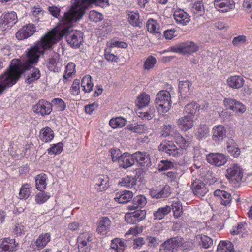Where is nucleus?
Masks as SVG:
<instances>
[{
    "instance_id": "obj_1",
    "label": "nucleus",
    "mask_w": 252,
    "mask_h": 252,
    "mask_svg": "<svg viewBox=\"0 0 252 252\" xmlns=\"http://www.w3.org/2000/svg\"><path fill=\"white\" fill-rule=\"evenodd\" d=\"M55 41L54 37H44L40 42L26 51L22 62L19 59L12 60L9 68L0 76V94L7 87L16 83L26 70L30 69L33 64L37 63L40 55L43 54L44 50L49 47Z\"/></svg>"
},
{
    "instance_id": "obj_2",
    "label": "nucleus",
    "mask_w": 252,
    "mask_h": 252,
    "mask_svg": "<svg viewBox=\"0 0 252 252\" xmlns=\"http://www.w3.org/2000/svg\"><path fill=\"white\" fill-rule=\"evenodd\" d=\"M91 3L103 7L109 5L108 0H72L69 10L65 12L56 28L49 32H81L72 29L74 24L79 21Z\"/></svg>"
},
{
    "instance_id": "obj_3",
    "label": "nucleus",
    "mask_w": 252,
    "mask_h": 252,
    "mask_svg": "<svg viewBox=\"0 0 252 252\" xmlns=\"http://www.w3.org/2000/svg\"><path fill=\"white\" fill-rule=\"evenodd\" d=\"M173 139L176 143L180 145V148H178L172 141H164L160 144L158 147L159 150L164 152L168 155L173 157H178L182 153L183 149L189 146V143L178 132Z\"/></svg>"
},
{
    "instance_id": "obj_4",
    "label": "nucleus",
    "mask_w": 252,
    "mask_h": 252,
    "mask_svg": "<svg viewBox=\"0 0 252 252\" xmlns=\"http://www.w3.org/2000/svg\"><path fill=\"white\" fill-rule=\"evenodd\" d=\"M69 33V32H47L46 34L44 36L42 37L40 40L38 41L36 44H38V43L40 42L41 41L42 39L46 36L50 38L54 37V38H55V42L51 43V45L49 47L45 49L44 50V51L45 50L51 48L52 46L58 41V40L60 39V37H62L64 35L65 33H67V42L72 47H79L82 41V38L80 36H78L77 35L75 34L70 35L68 34Z\"/></svg>"
},
{
    "instance_id": "obj_5",
    "label": "nucleus",
    "mask_w": 252,
    "mask_h": 252,
    "mask_svg": "<svg viewBox=\"0 0 252 252\" xmlns=\"http://www.w3.org/2000/svg\"><path fill=\"white\" fill-rule=\"evenodd\" d=\"M155 103L159 112H168L171 108L172 103L170 93L167 91L159 92L156 95Z\"/></svg>"
},
{
    "instance_id": "obj_6",
    "label": "nucleus",
    "mask_w": 252,
    "mask_h": 252,
    "mask_svg": "<svg viewBox=\"0 0 252 252\" xmlns=\"http://www.w3.org/2000/svg\"><path fill=\"white\" fill-rule=\"evenodd\" d=\"M199 47L192 41L182 42L170 47L168 51L178 53L183 55H189L197 52Z\"/></svg>"
},
{
    "instance_id": "obj_7",
    "label": "nucleus",
    "mask_w": 252,
    "mask_h": 252,
    "mask_svg": "<svg viewBox=\"0 0 252 252\" xmlns=\"http://www.w3.org/2000/svg\"><path fill=\"white\" fill-rule=\"evenodd\" d=\"M17 15L14 12L3 14L0 18V30L4 32L10 29L16 22Z\"/></svg>"
},
{
    "instance_id": "obj_8",
    "label": "nucleus",
    "mask_w": 252,
    "mask_h": 252,
    "mask_svg": "<svg viewBox=\"0 0 252 252\" xmlns=\"http://www.w3.org/2000/svg\"><path fill=\"white\" fill-rule=\"evenodd\" d=\"M92 235L87 232L80 234L77 238L78 249L79 252H90L91 247Z\"/></svg>"
},
{
    "instance_id": "obj_9",
    "label": "nucleus",
    "mask_w": 252,
    "mask_h": 252,
    "mask_svg": "<svg viewBox=\"0 0 252 252\" xmlns=\"http://www.w3.org/2000/svg\"><path fill=\"white\" fill-rule=\"evenodd\" d=\"M228 179L237 183L240 182L243 177L242 168L238 164H233L226 170Z\"/></svg>"
},
{
    "instance_id": "obj_10",
    "label": "nucleus",
    "mask_w": 252,
    "mask_h": 252,
    "mask_svg": "<svg viewBox=\"0 0 252 252\" xmlns=\"http://www.w3.org/2000/svg\"><path fill=\"white\" fill-rule=\"evenodd\" d=\"M206 159L209 163L217 167L224 165L227 161L226 157L224 154L219 153H212L208 154L206 156Z\"/></svg>"
},
{
    "instance_id": "obj_11",
    "label": "nucleus",
    "mask_w": 252,
    "mask_h": 252,
    "mask_svg": "<svg viewBox=\"0 0 252 252\" xmlns=\"http://www.w3.org/2000/svg\"><path fill=\"white\" fill-rule=\"evenodd\" d=\"M146 215L144 210H136L133 212L128 213L125 216L126 221L130 224H134L143 220Z\"/></svg>"
},
{
    "instance_id": "obj_12",
    "label": "nucleus",
    "mask_w": 252,
    "mask_h": 252,
    "mask_svg": "<svg viewBox=\"0 0 252 252\" xmlns=\"http://www.w3.org/2000/svg\"><path fill=\"white\" fill-rule=\"evenodd\" d=\"M33 111L42 116L49 115L52 110L51 103L44 100H40L33 107Z\"/></svg>"
},
{
    "instance_id": "obj_13",
    "label": "nucleus",
    "mask_w": 252,
    "mask_h": 252,
    "mask_svg": "<svg viewBox=\"0 0 252 252\" xmlns=\"http://www.w3.org/2000/svg\"><path fill=\"white\" fill-rule=\"evenodd\" d=\"M182 243L181 239L178 237L170 238L165 241L160 246V252H172L175 248L178 247Z\"/></svg>"
},
{
    "instance_id": "obj_14",
    "label": "nucleus",
    "mask_w": 252,
    "mask_h": 252,
    "mask_svg": "<svg viewBox=\"0 0 252 252\" xmlns=\"http://www.w3.org/2000/svg\"><path fill=\"white\" fill-rule=\"evenodd\" d=\"M215 8L220 12H227L234 9L235 2L233 0H215Z\"/></svg>"
},
{
    "instance_id": "obj_15",
    "label": "nucleus",
    "mask_w": 252,
    "mask_h": 252,
    "mask_svg": "<svg viewBox=\"0 0 252 252\" xmlns=\"http://www.w3.org/2000/svg\"><path fill=\"white\" fill-rule=\"evenodd\" d=\"M132 155L133 159L136 160L141 166L146 168L151 165L150 155L147 152L138 151Z\"/></svg>"
},
{
    "instance_id": "obj_16",
    "label": "nucleus",
    "mask_w": 252,
    "mask_h": 252,
    "mask_svg": "<svg viewBox=\"0 0 252 252\" xmlns=\"http://www.w3.org/2000/svg\"><path fill=\"white\" fill-rule=\"evenodd\" d=\"M224 104L227 108L237 113H243L246 111V107L242 103L232 98H225L224 100Z\"/></svg>"
},
{
    "instance_id": "obj_17",
    "label": "nucleus",
    "mask_w": 252,
    "mask_h": 252,
    "mask_svg": "<svg viewBox=\"0 0 252 252\" xmlns=\"http://www.w3.org/2000/svg\"><path fill=\"white\" fill-rule=\"evenodd\" d=\"M118 163L120 168L125 169L130 167L135 163L133 155L127 152L124 153L119 158Z\"/></svg>"
},
{
    "instance_id": "obj_18",
    "label": "nucleus",
    "mask_w": 252,
    "mask_h": 252,
    "mask_svg": "<svg viewBox=\"0 0 252 252\" xmlns=\"http://www.w3.org/2000/svg\"><path fill=\"white\" fill-rule=\"evenodd\" d=\"M193 193L198 196H204L208 191L205 184L200 180L196 179L191 185Z\"/></svg>"
},
{
    "instance_id": "obj_19",
    "label": "nucleus",
    "mask_w": 252,
    "mask_h": 252,
    "mask_svg": "<svg viewBox=\"0 0 252 252\" xmlns=\"http://www.w3.org/2000/svg\"><path fill=\"white\" fill-rule=\"evenodd\" d=\"M177 124L182 130L188 131L193 126V117L191 116L185 115L178 119Z\"/></svg>"
},
{
    "instance_id": "obj_20",
    "label": "nucleus",
    "mask_w": 252,
    "mask_h": 252,
    "mask_svg": "<svg viewBox=\"0 0 252 252\" xmlns=\"http://www.w3.org/2000/svg\"><path fill=\"white\" fill-rule=\"evenodd\" d=\"M17 245L14 239L4 238L0 241V252H11L15 251Z\"/></svg>"
},
{
    "instance_id": "obj_21",
    "label": "nucleus",
    "mask_w": 252,
    "mask_h": 252,
    "mask_svg": "<svg viewBox=\"0 0 252 252\" xmlns=\"http://www.w3.org/2000/svg\"><path fill=\"white\" fill-rule=\"evenodd\" d=\"M111 222L107 217H101L97 223V232L100 234H105L110 229Z\"/></svg>"
},
{
    "instance_id": "obj_22",
    "label": "nucleus",
    "mask_w": 252,
    "mask_h": 252,
    "mask_svg": "<svg viewBox=\"0 0 252 252\" xmlns=\"http://www.w3.org/2000/svg\"><path fill=\"white\" fill-rule=\"evenodd\" d=\"M212 139L216 142L222 140L226 136V129L222 125H218L213 128Z\"/></svg>"
},
{
    "instance_id": "obj_23",
    "label": "nucleus",
    "mask_w": 252,
    "mask_h": 252,
    "mask_svg": "<svg viewBox=\"0 0 252 252\" xmlns=\"http://www.w3.org/2000/svg\"><path fill=\"white\" fill-rule=\"evenodd\" d=\"M173 16L177 23L183 25H186L190 21V16L181 9H176L174 12Z\"/></svg>"
},
{
    "instance_id": "obj_24",
    "label": "nucleus",
    "mask_w": 252,
    "mask_h": 252,
    "mask_svg": "<svg viewBox=\"0 0 252 252\" xmlns=\"http://www.w3.org/2000/svg\"><path fill=\"white\" fill-rule=\"evenodd\" d=\"M133 193L131 191L124 190L116 194L114 198L115 201L119 203H127L132 198Z\"/></svg>"
},
{
    "instance_id": "obj_25",
    "label": "nucleus",
    "mask_w": 252,
    "mask_h": 252,
    "mask_svg": "<svg viewBox=\"0 0 252 252\" xmlns=\"http://www.w3.org/2000/svg\"><path fill=\"white\" fill-rule=\"evenodd\" d=\"M147 203V199L144 195H137L134 197L132 205H128L127 209L129 210H134L139 208L143 207Z\"/></svg>"
},
{
    "instance_id": "obj_26",
    "label": "nucleus",
    "mask_w": 252,
    "mask_h": 252,
    "mask_svg": "<svg viewBox=\"0 0 252 252\" xmlns=\"http://www.w3.org/2000/svg\"><path fill=\"white\" fill-rule=\"evenodd\" d=\"M244 83V79L240 76H232L227 79L228 86L233 89H239L243 86Z\"/></svg>"
},
{
    "instance_id": "obj_27",
    "label": "nucleus",
    "mask_w": 252,
    "mask_h": 252,
    "mask_svg": "<svg viewBox=\"0 0 252 252\" xmlns=\"http://www.w3.org/2000/svg\"><path fill=\"white\" fill-rule=\"evenodd\" d=\"M59 55L54 53L53 56L47 61V66L49 69L53 72H58L60 69L59 63Z\"/></svg>"
},
{
    "instance_id": "obj_28",
    "label": "nucleus",
    "mask_w": 252,
    "mask_h": 252,
    "mask_svg": "<svg viewBox=\"0 0 252 252\" xmlns=\"http://www.w3.org/2000/svg\"><path fill=\"white\" fill-rule=\"evenodd\" d=\"M214 194L220 198V203L224 206L229 204L232 199L231 194L224 190L217 189L214 191Z\"/></svg>"
},
{
    "instance_id": "obj_29",
    "label": "nucleus",
    "mask_w": 252,
    "mask_h": 252,
    "mask_svg": "<svg viewBox=\"0 0 252 252\" xmlns=\"http://www.w3.org/2000/svg\"><path fill=\"white\" fill-rule=\"evenodd\" d=\"M169 186H165L161 190L158 189H152L150 195L153 198L159 199L167 197L170 194Z\"/></svg>"
},
{
    "instance_id": "obj_30",
    "label": "nucleus",
    "mask_w": 252,
    "mask_h": 252,
    "mask_svg": "<svg viewBox=\"0 0 252 252\" xmlns=\"http://www.w3.org/2000/svg\"><path fill=\"white\" fill-rule=\"evenodd\" d=\"M108 178L104 176H101L95 179V188L99 191L105 190L108 187Z\"/></svg>"
},
{
    "instance_id": "obj_31",
    "label": "nucleus",
    "mask_w": 252,
    "mask_h": 252,
    "mask_svg": "<svg viewBox=\"0 0 252 252\" xmlns=\"http://www.w3.org/2000/svg\"><path fill=\"white\" fill-rule=\"evenodd\" d=\"M226 149L229 153L234 157H237L240 154V149L235 141L232 139H229L227 141Z\"/></svg>"
},
{
    "instance_id": "obj_32",
    "label": "nucleus",
    "mask_w": 252,
    "mask_h": 252,
    "mask_svg": "<svg viewBox=\"0 0 252 252\" xmlns=\"http://www.w3.org/2000/svg\"><path fill=\"white\" fill-rule=\"evenodd\" d=\"M217 252H234V246L230 241H220L218 246Z\"/></svg>"
},
{
    "instance_id": "obj_33",
    "label": "nucleus",
    "mask_w": 252,
    "mask_h": 252,
    "mask_svg": "<svg viewBox=\"0 0 252 252\" xmlns=\"http://www.w3.org/2000/svg\"><path fill=\"white\" fill-rule=\"evenodd\" d=\"M51 235L49 233L41 234L36 240V246L40 249L45 247L50 241Z\"/></svg>"
},
{
    "instance_id": "obj_34",
    "label": "nucleus",
    "mask_w": 252,
    "mask_h": 252,
    "mask_svg": "<svg viewBox=\"0 0 252 252\" xmlns=\"http://www.w3.org/2000/svg\"><path fill=\"white\" fill-rule=\"evenodd\" d=\"M155 109L150 108L148 111H144L142 108H138L136 110L137 115L144 120H150L155 116Z\"/></svg>"
},
{
    "instance_id": "obj_35",
    "label": "nucleus",
    "mask_w": 252,
    "mask_h": 252,
    "mask_svg": "<svg viewBox=\"0 0 252 252\" xmlns=\"http://www.w3.org/2000/svg\"><path fill=\"white\" fill-rule=\"evenodd\" d=\"M40 138L44 142L50 141L54 138L53 130L48 127L42 129L40 132Z\"/></svg>"
},
{
    "instance_id": "obj_36",
    "label": "nucleus",
    "mask_w": 252,
    "mask_h": 252,
    "mask_svg": "<svg viewBox=\"0 0 252 252\" xmlns=\"http://www.w3.org/2000/svg\"><path fill=\"white\" fill-rule=\"evenodd\" d=\"M128 21L129 23L134 27H141L142 23L140 21L139 13L137 11L130 12L128 14Z\"/></svg>"
},
{
    "instance_id": "obj_37",
    "label": "nucleus",
    "mask_w": 252,
    "mask_h": 252,
    "mask_svg": "<svg viewBox=\"0 0 252 252\" xmlns=\"http://www.w3.org/2000/svg\"><path fill=\"white\" fill-rule=\"evenodd\" d=\"M46 175L44 173L38 175L35 178V183L36 189L41 191L46 188Z\"/></svg>"
},
{
    "instance_id": "obj_38",
    "label": "nucleus",
    "mask_w": 252,
    "mask_h": 252,
    "mask_svg": "<svg viewBox=\"0 0 252 252\" xmlns=\"http://www.w3.org/2000/svg\"><path fill=\"white\" fill-rule=\"evenodd\" d=\"M178 132L175 126L174 125H164L162 130L161 135L164 137L174 136Z\"/></svg>"
},
{
    "instance_id": "obj_39",
    "label": "nucleus",
    "mask_w": 252,
    "mask_h": 252,
    "mask_svg": "<svg viewBox=\"0 0 252 252\" xmlns=\"http://www.w3.org/2000/svg\"><path fill=\"white\" fill-rule=\"evenodd\" d=\"M150 100V96L145 92L142 93L137 99V105L138 108H143L147 106Z\"/></svg>"
},
{
    "instance_id": "obj_40",
    "label": "nucleus",
    "mask_w": 252,
    "mask_h": 252,
    "mask_svg": "<svg viewBox=\"0 0 252 252\" xmlns=\"http://www.w3.org/2000/svg\"><path fill=\"white\" fill-rule=\"evenodd\" d=\"M171 207L168 205L158 208L154 214L155 219L159 220L162 219L171 211Z\"/></svg>"
},
{
    "instance_id": "obj_41",
    "label": "nucleus",
    "mask_w": 252,
    "mask_h": 252,
    "mask_svg": "<svg viewBox=\"0 0 252 252\" xmlns=\"http://www.w3.org/2000/svg\"><path fill=\"white\" fill-rule=\"evenodd\" d=\"M191 83L187 81H180L179 83V92L181 94L182 97L183 96H187L189 97V94ZM186 96H184V99H185Z\"/></svg>"
},
{
    "instance_id": "obj_42",
    "label": "nucleus",
    "mask_w": 252,
    "mask_h": 252,
    "mask_svg": "<svg viewBox=\"0 0 252 252\" xmlns=\"http://www.w3.org/2000/svg\"><path fill=\"white\" fill-rule=\"evenodd\" d=\"M81 87L85 92H90L93 90V84L90 75L85 76L81 80Z\"/></svg>"
},
{
    "instance_id": "obj_43",
    "label": "nucleus",
    "mask_w": 252,
    "mask_h": 252,
    "mask_svg": "<svg viewBox=\"0 0 252 252\" xmlns=\"http://www.w3.org/2000/svg\"><path fill=\"white\" fill-rule=\"evenodd\" d=\"M110 249L112 252H124V243L118 238L114 239L112 241Z\"/></svg>"
},
{
    "instance_id": "obj_44",
    "label": "nucleus",
    "mask_w": 252,
    "mask_h": 252,
    "mask_svg": "<svg viewBox=\"0 0 252 252\" xmlns=\"http://www.w3.org/2000/svg\"><path fill=\"white\" fill-rule=\"evenodd\" d=\"M126 123V120L122 117H116L112 118L109 122L110 126L113 128H121L124 126Z\"/></svg>"
},
{
    "instance_id": "obj_45",
    "label": "nucleus",
    "mask_w": 252,
    "mask_h": 252,
    "mask_svg": "<svg viewBox=\"0 0 252 252\" xmlns=\"http://www.w3.org/2000/svg\"><path fill=\"white\" fill-rule=\"evenodd\" d=\"M199 108V105L196 102H192L190 103L187 104L185 107L184 111L189 116H191L193 118V116L195 115L197 110Z\"/></svg>"
},
{
    "instance_id": "obj_46",
    "label": "nucleus",
    "mask_w": 252,
    "mask_h": 252,
    "mask_svg": "<svg viewBox=\"0 0 252 252\" xmlns=\"http://www.w3.org/2000/svg\"><path fill=\"white\" fill-rule=\"evenodd\" d=\"M192 12L194 14L195 18L201 16L204 12V8L202 2L199 1L195 2L191 9Z\"/></svg>"
},
{
    "instance_id": "obj_47",
    "label": "nucleus",
    "mask_w": 252,
    "mask_h": 252,
    "mask_svg": "<svg viewBox=\"0 0 252 252\" xmlns=\"http://www.w3.org/2000/svg\"><path fill=\"white\" fill-rule=\"evenodd\" d=\"M146 27L148 32H158L160 25L156 20L150 18L146 22Z\"/></svg>"
},
{
    "instance_id": "obj_48",
    "label": "nucleus",
    "mask_w": 252,
    "mask_h": 252,
    "mask_svg": "<svg viewBox=\"0 0 252 252\" xmlns=\"http://www.w3.org/2000/svg\"><path fill=\"white\" fill-rule=\"evenodd\" d=\"M196 238L200 245L205 249L208 248L213 244V240L206 235H198Z\"/></svg>"
},
{
    "instance_id": "obj_49",
    "label": "nucleus",
    "mask_w": 252,
    "mask_h": 252,
    "mask_svg": "<svg viewBox=\"0 0 252 252\" xmlns=\"http://www.w3.org/2000/svg\"><path fill=\"white\" fill-rule=\"evenodd\" d=\"M31 191L30 185L25 184L20 188L19 197L20 199H26L30 195Z\"/></svg>"
},
{
    "instance_id": "obj_50",
    "label": "nucleus",
    "mask_w": 252,
    "mask_h": 252,
    "mask_svg": "<svg viewBox=\"0 0 252 252\" xmlns=\"http://www.w3.org/2000/svg\"><path fill=\"white\" fill-rule=\"evenodd\" d=\"M136 184L135 179L132 176H126L119 182V185L128 188H132Z\"/></svg>"
},
{
    "instance_id": "obj_51",
    "label": "nucleus",
    "mask_w": 252,
    "mask_h": 252,
    "mask_svg": "<svg viewBox=\"0 0 252 252\" xmlns=\"http://www.w3.org/2000/svg\"><path fill=\"white\" fill-rule=\"evenodd\" d=\"M40 76V72L38 68H34L31 73L28 76L26 79L27 83L31 84L32 82L38 80Z\"/></svg>"
},
{
    "instance_id": "obj_52",
    "label": "nucleus",
    "mask_w": 252,
    "mask_h": 252,
    "mask_svg": "<svg viewBox=\"0 0 252 252\" xmlns=\"http://www.w3.org/2000/svg\"><path fill=\"white\" fill-rule=\"evenodd\" d=\"M156 63L157 60L156 58L152 56H150L144 62L143 68L145 70H149L154 67Z\"/></svg>"
},
{
    "instance_id": "obj_53",
    "label": "nucleus",
    "mask_w": 252,
    "mask_h": 252,
    "mask_svg": "<svg viewBox=\"0 0 252 252\" xmlns=\"http://www.w3.org/2000/svg\"><path fill=\"white\" fill-rule=\"evenodd\" d=\"M107 45L109 48L117 47L122 48H126L127 47V44L126 43L118 41L117 39L115 38H114L107 42Z\"/></svg>"
},
{
    "instance_id": "obj_54",
    "label": "nucleus",
    "mask_w": 252,
    "mask_h": 252,
    "mask_svg": "<svg viewBox=\"0 0 252 252\" xmlns=\"http://www.w3.org/2000/svg\"><path fill=\"white\" fill-rule=\"evenodd\" d=\"M51 104L52 107H55L59 111H62L65 110L66 105L64 102L61 98H54L52 100Z\"/></svg>"
},
{
    "instance_id": "obj_55",
    "label": "nucleus",
    "mask_w": 252,
    "mask_h": 252,
    "mask_svg": "<svg viewBox=\"0 0 252 252\" xmlns=\"http://www.w3.org/2000/svg\"><path fill=\"white\" fill-rule=\"evenodd\" d=\"M172 207L174 216L177 218L180 217L182 214V204L178 201H173Z\"/></svg>"
},
{
    "instance_id": "obj_56",
    "label": "nucleus",
    "mask_w": 252,
    "mask_h": 252,
    "mask_svg": "<svg viewBox=\"0 0 252 252\" xmlns=\"http://www.w3.org/2000/svg\"><path fill=\"white\" fill-rule=\"evenodd\" d=\"M27 227L24 222L16 223L13 229V232L17 236H20L26 231Z\"/></svg>"
},
{
    "instance_id": "obj_57",
    "label": "nucleus",
    "mask_w": 252,
    "mask_h": 252,
    "mask_svg": "<svg viewBox=\"0 0 252 252\" xmlns=\"http://www.w3.org/2000/svg\"><path fill=\"white\" fill-rule=\"evenodd\" d=\"M32 13L34 20L38 22L43 16V12L42 8L39 6H37L32 8Z\"/></svg>"
},
{
    "instance_id": "obj_58",
    "label": "nucleus",
    "mask_w": 252,
    "mask_h": 252,
    "mask_svg": "<svg viewBox=\"0 0 252 252\" xmlns=\"http://www.w3.org/2000/svg\"><path fill=\"white\" fill-rule=\"evenodd\" d=\"M75 65L73 63H69L66 66V73L63 75V79L70 77L75 71Z\"/></svg>"
},
{
    "instance_id": "obj_59",
    "label": "nucleus",
    "mask_w": 252,
    "mask_h": 252,
    "mask_svg": "<svg viewBox=\"0 0 252 252\" xmlns=\"http://www.w3.org/2000/svg\"><path fill=\"white\" fill-rule=\"evenodd\" d=\"M50 197L46 193L44 192H41L38 193L35 197V200L38 204H42L46 201Z\"/></svg>"
},
{
    "instance_id": "obj_60",
    "label": "nucleus",
    "mask_w": 252,
    "mask_h": 252,
    "mask_svg": "<svg viewBox=\"0 0 252 252\" xmlns=\"http://www.w3.org/2000/svg\"><path fill=\"white\" fill-rule=\"evenodd\" d=\"M62 144L61 143L54 144L51 147L48 149L49 154H59L62 151Z\"/></svg>"
},
{
    "instance_id": "obj_61",
    "label": "nucleus",
    "mask_w": 252,
    "mask_h": 252,
    "mask_svg": "<svg viewBox=\"0 0 252 252\" xmlns=\"http://www.w3.org/2000/svg\"><path fill=\"white\" fill-rule=\"evenodd\" d=\"M160 162V164L158 166L159 170H167L173 167V164L171 161L161 160Z\"/></svg>"
},
{
    "instance_id": "obj_62",
    "label": "nucleus",
    "mask_w": 252,
    "mask_h": 252,
    "mask_svg": "<svg viewBox=\"0 0 252 252\" xmlns=\"http://www.w3.org/2000/svg\"><path fill=\"white\" fill-rule=\"evenodd\" d=\"M110 153L112 161L113 162H118L119 158L122 155L119 149H111Z\"/></svg>"
},
{
    "instance_id": "obj_63",
    "label": "nucleus",
    "mask_w": 252,
    "mask_h": 252,
    "mask_svg": "<svg viewBox=\"0 0 252 252\" xmlns=\"http://www.w3.org/2000/svg\"><path fill=\"white\" fill-rule=\"evenodd\" d=\"M246 38L244 35H239L233 38L232 43L234 46H237L243 44L246 42Z\"/></svg>"
},
{
    "instance_id": "obj_64",
    "label": "nucleus",
    "mask_w": 252,
    "mask_h": 252,
    "mask_svg": "<svg viewBox=\"0 0 252 252\" xmlns=\"http://www.w3.org/2000/svg\"><path fill=\"white\" fill-rule=\"evenodd\" d=\"M242 6L244 10L247 13L252 12V0H245Z\"/></svg>"
}]
</instances>
